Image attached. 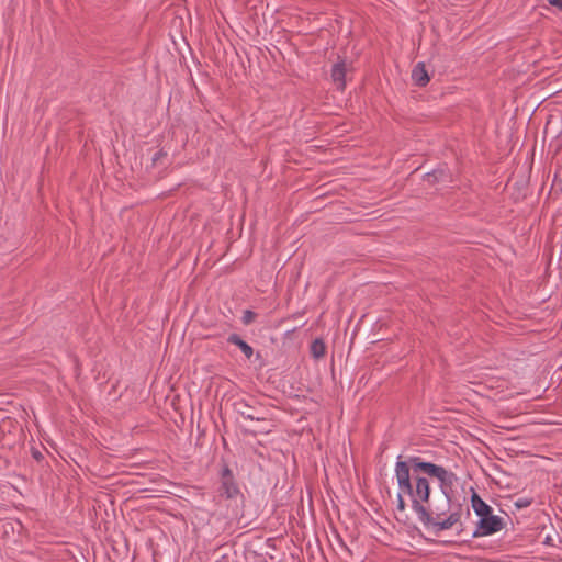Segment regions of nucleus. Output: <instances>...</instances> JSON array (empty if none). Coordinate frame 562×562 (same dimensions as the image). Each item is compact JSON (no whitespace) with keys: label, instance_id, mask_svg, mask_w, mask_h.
<instances>
[{"label":"nucleus","instance_id":"9d476101","mask_svg":"<svg viewBox=\"0 0 562 562\" xmlns=\"http://www.w3.org/2000/svg\"><path fill=\"white\" fill-rule=\"evenodd\" d=\"M311 356L318 360L326 355V345L322 338H316L312 341L310 346Z\"/></svg>","mask_w":562,"mask_h":562},{"label":"nucleus","instance_id":"ddd939ff","mask_svg":"<svg viewBox=\"0 0 562 562\" xmlns=\"http://www.w3.org/2000/svg\"><path fill=\"white\" fill-rule=\"evenodd\" d=\"M533 504V498L528 496H520L515 502L514 505L517 509H524Z\"/></svg>","mask_w":562,"mask_h":562},{"label":"nucleus","instance_id":"f257e3e1","mask_svg":"<svg viewBox=\"0 0 562 562\" xmlns=\"http://www.w3.org/2000/svg\"><path fill=\"white\" fill-rule=\"evenodd\" d=\"M395 479L397 483V509L404 512L406 503L404 497L411 501L412 509L416 513L418 520L427 529H431L438 535L443 530L459 526L458 533L463 531L461 524V506L458 505L442 522H434L431 516L426 512V504L430 498V484L427 477L422 474L435 477L439 482V487L447 504L451 503L453 496V487L457 483V475L446 468L425 461L419 456H411L407 460H402V456L397 457L394 468Z\"/></svg>","mask_w":562,"mask_h":562},{"label":"nucleus","instance_id":"f03ea898","mask_svg":"<svg viewBox=\"0 0 562 562\" xmlns=\"http://www.w3.org/2000/svg\"><path fill=\"white\" fill-rule=\"evenodd\" d=\"M471 504L474 513L480 517L477 525L472 532L473 538L491 536L504 528L503 518L497 515H493V508L476 493L472 494Z\"/></svg>","mask_w":562,"mask_h":562},{"label":"nucleus","instance_id":"f3484780","mask_svg":"<svg viewBox=\"0 0 562 562\" xmlns=\"http://www.w3.org/2000/svg\"><path fill=\"white\" fill-rule=\"evenodd\" d=\"M33 457L36 459V460H40L42 458V453L40 451H34L33 452Z\"/></svg>","mask_w":562,"mask_h":562},{"label":"nucleus","instance_id":"423d86ee","mask_svg":"<svg viewBox=\"0 0 562 562\" xmlns=\"http://www.w3.org/2000/svg\"><path fill=\"white\" fill-rule=\"evenodd\" d=\"M5 427L9 428L10 432H11V428H13V430H14L15 440H13L12 442L10 441V442L5 443L9 448H14L15 445L21 441V439L23 437V430L20 425H13V420L9 416L2 417V432L4 431Z\"/></svg>","mask_w":562,"mask_h":562},{"label":"nucleus","instance_id":"6e6552de","mask_svg":"<svg viewBox=\"0 0 562 562\" xmlns=\"http://www.w3.org/2000/svg\"><path fill=\"white\" fill-rule=\"evenodd\" d=\"M235 411L246 419L260 420L261 418L254 414V408L245 401L239 400L234 403Z\"/></svg>","mask_w":562,"mask_h":562},{"label":"nucleus","instance_id":"dca6fc26","mask_svg":"<svg viewBox=\"0 0 562 562\" xmlns=\"http://www.w3.org/2000/svg\"><path fill=\"white\" fill-rule=\"evenodd\" d=\"M548 2H549L551 5H553V7L558 8V9H560V10H562V0H548Z\"/></svg>","mask_w":562,"mask_h":562},{"label":"nucleus","instance_id":"20e7f679","mask_svg":"<svg viewBox=\"0 0 562 562\" xmlns=\"http://www.w3.org/2000/svg\"><path fill=\"white\" fill-rule=\"evenodd\" d=\"M346 75H347L346 60H339L333 65L331 71H330V77L338 90H341V91L345 90Z\"/></svg>","mask_w":562,"mask_h":562},{"label":"nucleus","instance_id":"39448f33","mask_svg":"<svg viewBox=\"0 0 562 562\" xmlns=\"http://www.w3.org/2000/svg\"><path fill=\"white\" fill-rule=\"evenodd\" d=\"M412 79L415 82V85L418 86V87H425L429 82L430 77H429V75H428V72L426 70V67H425L424 63H418L413 68Z\"/></svg>","mask_w":562,"mask_h":562},{"label":"nucleus","instance_id":"1a4fd4ad","mask_svg":"<svg viewBox=\"0 0 562 562\" xmlns=\"http://www.w3.org/2000/svg\"><path fill=\"white\" fill-rule=\"evenodd\" d=\"M451 509V503L443 506H436L435 508H427L426 512L431 516L432 521L436 522H442L446 518H442L446 516V514L449 512V514L452 512Z\"/></svg>","mask_w":562,"mask_h":562},{"label":"nucleus","instance_id":"2eb2a0df","mask_svg":"<svg viewBox=\"0 0 562 562\" xmlns=\"http://www.w3.org/2000/svg\"><path fill=\"white\" fill-rule=\"evenodd\" d=\"M438 173L442 175V171L434 170L432 172L426 173V180L429 183H435L436 181H438Z\"/></svg>","mask_w":562,"mask_h":562},{"label":"nucleus","instance_id":"7ed1b4c3","mask_svg":"<svg viewBox=\"0 0 562 562\" xmlns=\"http://www.w3.org/2000/svg\"><path fill=\"white\" fill-rule=\"evenodd\" d=\"M218 495L226 499H239L244 502V494L236 482L232 470L228 465H224L221 471V484L218 487Z\"/></svg>","mask_w":562,"mask_h":562},{"label":"nucleus","instance_id":"f8f14e48","mask_svg":"<svg viewBox=\"0 0 562 562\" xmlns=\"http://www.w3.org/2000/svg\"><path fill=\"white\" fill-rule=\"evenodd\" d=\"M168 156V153L164 149H159L158 151H156L153 157H151V165L150 167L151 168H155L157 167L159 164H162L166 158Z\"/></svg>","mask_w":562,"mask_h":562},{"label":"nucleus","instance_id":"4468645a","mask_svg":"<svg viewBox=\"0 0 562 562\" xmlns=\"http://www.w3.org/2000/svg\"><path fill=\"white\" fill-rule=\"evenodd\" d=\"M257 317V314L251 310H245L241 316V322L244 325H250L255 318Z\"/></svg>","mask_w":562,"mask_h":562},{"label":"nucleus","instance_id":"0eeeda50","mask_svg":"<svg viewBox=\"0 0 562 562\" xmlns=\"http://www.w3.org/2000/svg\"><path fill=\"white\" fill-rule=\"evenodd\" d=\"M227 342L237 346L247 359L254 356V348L237 334H231Z\"/></svg>","mask_w":562,"mask_h":562},{"label":"nucleus","instance_id":"9b49d317","mask_svg":"<svg viewBox=\"0 0 562 562\" xmlns=\"http://www.w3.org/2000/svg\"><path fill=\"white\" fill-rule=\"evenodd\" d=\"M15 526L20 529H22V525L18 521H14L12 518H2V540L9 536V532L11 531L14 533Z\"/></svg>","mask_w":562,"mask_h":562}]
</instances>
